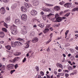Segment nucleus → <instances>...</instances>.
<instances>
[{"mask_svg":"<svg viewBox=\"0 0 78 78\" xmlns=\"http://www.w3.org/2000/svg\"><path fill=\"white\" fill-rule=\"evenodd\" d=\"M18 40L20 41H17L15 42H14V41L11 42V44L12 47H16L17 45L19 46L22 45H23L22 43H23V42H25V40H24L23 39L19 38Z\"/></svg>","mask_w":78,"mask_h":78,"instance_id":"f257e3e1","label":"nucleus"},{"mask_svg":"<svg viewBox=\"0 0 78 78\" xmlns=\"http://www.w3.org/2000/svg\"><path fill=\"white\" fill-rule=\"evenodd\" d=\"M11 30V32L12 34L15 35L17 33V26L13 24L10 27Z\"/></svg>","mask_w":78,"mask_h":78,"instance_id":"f03ea898","label":"nucleus"},{"mask_svg":"<svg viewBox=\"0 0 78 78\" xmlns=\"http://www.w3.org/2000/svg\"><path fill=\"white\" fill-rule=\"evenodd\" d=\"M31 3L34 6H37L39 5V2L38 0H32Z\"/></svg>","mask_w":78,"mask_h":78,"instance_id":"7ed1b4c3","label":"nucleus"},{"mask_svg":"<svg viewBox=\"0 0 78 78\" xmlns=\"http://www.w3.org/2000/svg\"><path fill=\"white\" fill-rule=\"evenodd\" d=\"M14 65L13 64H10L7 66V69L8 70H12L14 69Z\"/></svg>","mask_w":78,"mask_h":78,"instance_id":"20e7f679","label":"nucleus"},{"mask_svg":"<svg viewBox=\"0 0 78 78\" xmlns=\"http://www.w3.org/2000/svg\"><path fill=\"white\" fill-rule=\"evenodd\" d=\"M21 19L23 21H27L28 19V17L25 14H23L21 16Z\"/></svg>","mask_w":78,"mask_h":78,"instance_id":"39448f33","label":"nucleus"},{"mask_svg":"<svg viewBox=\"0 0 78 78\" xmlns=\"http://www.w3.org/2000/svg\"><path fill=\"white\" fill-rule=\"evenodd\" d=\"M23 29H22L21 31V32L23 34H26L27 33V31L26 30V27L24 26L23 27Z\"/></svg>","mask_w":78,"mask_h":78,"instance_id":"423d86ee","label":"nucleus"},{"mask_svg":"<svg viewBox=\"0 0 78 78\" xmlns=\"http://www.w3.org/2000/svg\"><path fill=\"white\" fill-rule=\"evenodd\" d=\"M0 12L2 14H5L6 12L5 9L3 7H2L0 9Z\"/></svg>","mask_w":78,"mask_h":78,"instance_id":"0eeeda50","label":"nucleus"},{"mask_svg":"<svg viewBox=\"0 0 78 78\" xmlns=\"http://www.w3.org/2000/svg\"><path fill=\"white\" fill-rule=\"evenodd\" d=\"M11 21V16H9L5 18V22L6 23H9Z\"/></svg>","mask_w":78,"mask_h":78,"instance_id":"6e6552de","label":"nucleus"},{"mask_svg":"<svg viewBox=\"0 0 78 78\" xmlns=\"http://www.w3.org/2000/svg\"><path fill=\"white\" fill-rule=\"evenodd\" d=\"M72 6V2L67 3L64 5V6L66 8H70Z\"/></svg>","mask_w":78,"mask_h":78,"instance_id":"1a4fd4ad","label":"nucleus"},{"mask_svg":"<svg viewBox=\"0 0 78 78\" xmlns=\"http://www.w3.org/2000/svg\"><path fill=\"white\" fill-rule=\"evenodd\" d=\"M21 10L23 12H27V9L24 7H22L21 8Z\"/></svg>","mask_w":78,"mask_h":78,"instance_id":"9d476101","label":"nucleus"},{"mask_svg":"<svg viewBox=\"0 0 78 78\" xmlns=\"http://www.w3.org/2000/svg\"><path fill=\"white\" fill-rule=\"evenodd\" d=\"M30 13L31 15H32V16H36L37 14V12L36 10H33Z\"/></svg>","mask_w":78,"mask_h":78,"instance_id":"9b49d317","label":"nucleus"},{"mask_svg":"<svg viewBox=\"0 0 78 78\" xmlns=\"http://www.w3.org/2000/svg\"><path fill=\"white\" fill-rule=\"evenodd\" d=\"M35 33H34V32H31L30 34V37L31 38H33V37H34L35 36Z\"/></svg>","mask_w":78,"mask_h":78,"instance_id":"f8f14e48","label":"nucleus"},{"mask_svg":"<svg viewBox=\"0 0 78 78\" xmlns=\"http://www.w3.org/2000/svg\"><path fill=\"white\" fill-rule=\"evenodd\" d=\"M38 39L37 37H34L33 39V40H32V43H36V42H37V41H38Z\"/></svg>","mask_w":78,"mask_h":78,"instance_id":"ddd939ff","label":"nucleus"},{"mask_svg":"<svg viewBox=\"0 0 78 78\" xmlns=\"http://www.w3.org/2000/svg\"><path fill=\"white\" fill-rule=\"evenodd\" d=\"M42 10H43L44 12H51V9H42Z\"/></svg>","mask_w":78,"mask_h":78,"instance_id":"4468645a","label":"nucleus"},{"mask_svg":"<svg viewBox=\"0 0 78 78\" xmlns=\"http://www.w3.org/2000/svg\"><path fill=\"white\" fill-rule=\"evenodd\" d=\"M50 36V39L46 43V44H48L50 43V42L51 41V38L53 37V34L51 33Z\"/></svg>","mask_w":78,"mask_h":78,"instance_id":"2eb2a0df","label":"nucleus"},{"mask_svg":"<svg viewBox=\"0 0 78 78\" xmlns=\"http://www.w3.org/2000/svg\"><path fill=\"white\" fill-rule=\"evenodd\" d=\"M15 23L16 25H19L20 23V21L19 19H16L15 20Z\"/></svg>","mask_w":78,"mask_h":78,"instance_id":"dca6fc26","label":"nucleus"},{"mask_svg":"<svg viewBox=\"0 0 78 78\" xmlns=\"http://www.w3.org/2000/svg\"><path fill=\"white\" fill-rule=\"evenodd\" d=\"M30 41H28L27 42V44H26V45L25 47V48H28V47H30V45H29V44H30Z\"/></svg>","mask_w":78,"mask_h":78,"instance_id":"f3484780","label":"nucleus"},{"mask_svg":"<svg viewBox=\"0 0 78 78\" xmlns=\"http://www.w3.org/2000/svg\"><path fill=\"white\" fill-rule=\"evenodd\" d=\"M56 20L58 22H60L62 21V17H59L56 19Z\"/></svg>","mask_w":78,"mask_h":78,"instance_id":"a211bd4d","label":"nucleus"},{"mask_svg":"<svg viewBox=\"0 0 78 78\" xmlns=\"http://www.w3.org/2000/svg\"><path fill=\"white\" fill-rule=\"evenodd\" d=\"M5 36V34L3 32H0V37L1 38H3Z\"/></svg>","mask_w":78,"mask_h":78,"instance_id":"6ab92c4d","label":"nucleus"},{"mask_svg":"<svg viewBox=\"0 0 78 78\" xmlns=\"http://www.w3.org/2000/svg\"><path fill=\"white\" fill-rule=\"evenodd\" d=\"M54 8L56 11H59L60 9V7L59 6H56L54 7Z\"/></svg>","mask_w":78,"mask_h":78,"instance_id":"aec40b11","label":"nucleus"},{"mask_svg":"<svg viewBox=\"0 0 78 78\" xmlns=\"http://www.w3.org/2000/svg\"><path fill=\"white\" fill-rule=\"evenodd\" d=\"M6 68V66H3L1 68H0V70L3 71L5 69V68Z\"/></svg>","mask_w":78,"mask_h":78,"instance_id":"412c9836","label":"nucleus"},{"mask_svg":"<svg viewBox=\"0 0 78 78\" xmlns=\"http://www.w3.org/2000/svg\"><path fill=\"white\" fill-rule=\"evenodd\" d=\"M51 15H53V14L51 13H50L49 15L46 16H44V20H45V18L46 17H47L48 18H49V17H50L51 16Z\"/></svg>","mask_w":78,"mask_h":78,"instance_id":"4be33fe9","label":"nucleus"},{"mask_svg":"<svg viewBox=\"0 0 78 78\" xmlns=\"http://www.w3.org/2000/svg\"><path fill=\"white\" fill-rule=\"evenodd\" d=\"M6 48L8 50H11V46L10 45H7L6 47Z\"/></svg>","mask_w":78,"mask_h":78,"instance_id":"5701e85b","label":"nucleus"},{"mask_svg":"<svg viewBox=\"0 0 78 78\" xmlns=\"http://www.w3.org/2000/svg\"><path fill=\"white\" fill-rule=\"evenodd\" d=\"M38 26L41 28H44V24L43 23L40 24L38 25Z\"/></svg>","mask_w":78,"mask_h":78,"instance_id":"b1692460","label":"nucleus"},{"mask_svg":"<svg viewBox=\"0 0 78 78\" xmlns=\"http://www.w3.org/2000/svg\"><path fill=\"white\" fill-rule=\"evenodd\" d=\"M49 31V29L45 28V29L43 31L44 33H46L47 32H48Z\"/></svg>","mask_w":78,"mask_h":78,"instance_id":"393cba45","label":"nucleus"},{"mask_svg":"<svg viewBox=\"0 0 78 78\" xmlns=\"http://www.w3.org/2000/svg\"><path fill=\"white\" fill-rule=\"evenodd\" d=\"M45 5L46 6H49V7H50L51 6H53V5H51V4H49L48 3H47V4L45 3Z\"/></svg>","mask_w":78,"mask_h":78,"instance_id":"a878e982","label":"nucleus"},{"mask_svg":"<svg viewBox=\"0 0 78 78\" xmlns=\"http://www.w3.org/2000/svg\"><path fill=\"white\" fill-rule=\"evenodd\" d=\"M31 6V5L29 4H27L26 3V7L27 8H29Z\"/></svg>","mask_w":78,"mask_h":78,"instance_id":"bb28decb","label":"nucleus"},{"mask_svg":"<svg viewBox=\"0 0 78 78\" xmlns=\"http://www.w3.org/2000/svg\"><path fill=\"white\" fill-rule=\"evenodd\" d=\"M78 8H76L73 9L72 10V11L73 12H75L76 11H78Z\"/></svg>","mask_w":78,"mask_h":78,"instance_id":"cd10ccee","label":"nucleus"},{"mask_svg":"<svg viewBox=\"0 0 78 78\" xmlns=\"http://www.w3.org/2000/svg\"><path fill=\"white\" fill-rule=\"evenodd\" d=\"M19 57H15L13 60V62H16V60H17V59H19Z\"/></svg>","mask_w":78,"mask_h":78,"instance_id":"c85d7f7f","label":"nucleus"},{"mask_svg":"<svg viewBox=\"0 0 78 78\" xmlns=\"http://www.w3.org/2000/svg\"><path fill=\"white\" fill-rule=\"evenodd\" d=\"M21 54V53L20 52H16V53L15 54V56H19Z\"/></svg>","mask_w":78,"mask_h":78,"instance_id":"c756f323","label":"nucleus"},{"mask_svg":"<svg viewBox=\"0 0 78 78\" xmlns=\"http://www.w3.org/2000/svg\"><path fill=\"white\" fill-rule=\"evenodd\" d=\"M17 4L15 3L13 4L12 6L13 7V8H16V7L17 6Z\"/></svg>","mask_w":78,"mask_h":78,"instance_id":"7c9ffc66","label":"nucleus"},{"mask_svg":"<svg viewBox=\"0 0 78 78\" xmlns=\"http://www.w3.org/2000/svg\"><path fill=\"white\" fill-rule=\"evenodd\" d=\"M35 69H37V72H39V67L37 66H36L35 67Z\"/></svg>","mask_w":78,"mask_h":78,"instance_id":"2f4dec72","label":"nucleus"},{"mask_svg":"<svg viewBox=\"0 0 78 78\" xmlns=\"http://www.w3.org/2000/svg\"><path fill=\"white\" fill-rule=\"evenodd\" d=\"M2 30L3 31H4V32H5V33H6V32H7V30H6L5 28H2Z\"/></svg>","mask_w":78,"mask_h":78,"instance_id":"473e14b6","label":"nucleus"},{"mask_svg":"<svg viewBox=\"0 0 78 78\" xmlns=\"http://www.w3.org/2000/svg\"><path fill=\"white\" fill-rule=\"evenodd\" d=\"M15 71H16V70H11L10 72L11 75H12V73H14Z\"/></svg>","mask_w":78,"mask_h":78,"instance_id":"72a5a7b5","label":"nucleus"},{"mask_svg":"<svg viewBox=\"0 0 78 78\" xmlns=\"http://www.w3.org/2000/svg\"><path fill=\"white\" fill-rule=\"evenodd\" d=\"M59 17V15H58V14H56L55 15V17L56 19H57V18H58Z\"/></svg>","mask_w":78,"mask_h":78,"instance_id":"f704fd0d","label":"nucleus"},{"mask_svg":"<svg viewBox=\"0 0 78 78\" xmlns=\"http://www.w3.org/2000/svg\"><path fill=\"white\" fill-rule=\"evenodd\" d=\"M70 14V13H68L67 14H66L65 15V17H68V16H69Z\"/></svg>","mask_w":78,"mask_h":78,"instance_id":"c9c22d12","label":"nucleus"},{"mask_svg":"<svg viewBox=\"0 0 78 78\" xmlns=\"http://www.w3.org/2000/svg\"><path fill=\"white\" fill-rule=\"evenodd\" d=\"M19 67V66L18 65V64H16L15 65V69H16L17 68V67Z\"/></svg>","mask_w":78,"mask_h":78,"instance_id":"e433bc0d","label":"nucleus"},{"mask_svg":"<svg viewBox=\"0 0 78 78\" xmlns=\"http://www.w3.org/2000/svg\"><path fill=\"white\" fill-rule=\"evenodd\" d=\"M4 3H8L9 0H2Z\"/></svg>","mask_w":78,"mask_h":78,"instance_id":"4c0bfd02","label":"nucleus"},{"mask_svg":"<svg viewBox=\"0 0 78 78\" xmlns=\"http://www.w3.org/2000/svg\"><path fill=\"white\" fill-rule=\"evenodd\" d=\"M60 25H61V24L60 23H58V24H56L55 26L57 27H59V26H60Z\"/></svg>","mask_w":78,"mask_h":78,"instance_id":"58836bf2","label":"nucleus"},{"mask_svg":"<svg viewBox=\"0 0 78 78\" xmlns=\"http://www.w3.org/2000/svg\"><path fill=\"white\" fill-rule=\"evenodd\" d=\"M47 51H48V52H50V48L49 47H48V49H46Z\"/></svg>","mask_w":78,"mask_h":78,"instance_id":"ea45409f","label":"nucleus"},{"mask_svg":"<svg viewBox=\"0 0 78 78\" xmlns=\"http://www.w3.org/2000/svg\"><path fill=\"white\" fill-rule=\"evenodd\" d=\"M70 51L71 52V53H73V52H74V50H73V49H70Z\"/></svg>","mask_w":78,"mask_h":78,"instance_id":"a19ab883","label":"nucleus"},{"mask_svg":"<svg viewBox=\"0 0 78 78\" xmlns=\"http://www.w3.org/2000/svg\"><path fill=\"white\" fill-rule=\"evenodd\" d=\"M69 33V30H67L66 32H65V36H67V34Z\"/></svg>","mask_w":78,"mask_h":78,"instance_id":"79ce46f5","label":"nucleus"},{"mask_svg":"<svg viewBox=\"0 0 78 78\" xmlns=\"http://www.w3.org/2000/svg\"><path fill=\"white\" fill-rule=\"evenodd\" d=\"M59 4L60 5H64V2H60Z\"/></svg>","mask_w":78,"mask_h":78,"instance_id":"37998d69","label":"nucleus"},{"mask_svg":"<svg viewBox=\"0 0 78 78\" xmlns=\"http://www.w3.org/2000/svg\"><path fill=\"white\" fill-rule=\"evenodd\" d=\"M73 73L74 74L76 75V73H77V71H76V70H74L73 71Z\"/></svg>","mask_w":78,"mask_h":78,"instance_id":"c03bdc74","label":"nucleus"},{"mask_svg":"<svg viewBox=\"0 0 78 78\" xmlns=\"http://www.w3.org/2000/svg\"><path fill=\"white\" fill-rule=\"evenodd\" d=\"M72 68L71 67H70V66H68V69H69V70H72Z\"/></svg>","mask_w":78,"mask_h":78,"instance_id":"a18cd8bd","label":"nucleus"},{"mask_svg":"<svg viewBox=\"0 0 78 78\" xmlns=\"http://www.w3.org/2000/svg\"><path fill=\"white\" fill-rule=\"evenodd\" d=\"M25 61H26V58L25 57L23 60V62H25Z\"/></svg>","mask_w":78,"mask_h":78,"instance_id":"49530a36","label":"nucleus"},{"mask_svg":"<svg viewBox=\"0 0 78 78\" xmlns=\"http://www.w3.org/2000/svg\"><path fill=\"white\" fill-rule=\"evenodd\" d=\"M41 74L42 75H44V73L42 71H41Z\"/></svg>","mask_w":78,"mask_h":78,"instance_id":"de8ad7c7","label":"nucleus"},{"mask_svg":"<svg viewBox=\"0 0 78 78\" xmlns=\"http://www.w3.org/2000/svg\"><path fill=\"white\" fill-rule=\"evenodd\" d=\"M69 76V75L68 74H65V76L66 77H68Z\"/></svg>","mask_w":78,"mask_h":78,"instance_id":"09e8293b","label":"nucleus"},{"mask_svg":"<svg viewBox=\"0 0 78 78\" xmlns=\"http://www.w3.org/2000/svg\"><path fill=\"white\" fill-rule=\"evenodd\" d=\"M49 27H50V26L49 25H48L46 26V28H48V29Z\"/></svg>","mask_w":78,"mask_h":78,"instance_id":"8fccbe9b","label":"nucleus"},{"mask_svg":"<svg viewBox=\"0 0 78 78\" xmlns=\"http://www.w3.org/2000/svg\"><path fill=\"white\" fill-rule=\"evenodd\" d=\"M64 13V12L63 11H62L60 13H59V15H62V14Z\"/></svg>","mask_w":78,"mask_h":78,"instance_id":"3c124183","label":"nucleus"},{"mask_svg":"<svg viewBox=\"0 0 78 78\" xmlns=\"http://www.w3.org/2000/svg\"><path fill=\"white\" fill-rule=\"evenodd\" d=\"M41 15H44V13L43 11H42L41 12Z\"/></svg>","mask_w":78,"mask_h":78,"instance_id":"603ef678","label":"nucleus"},{"mask_svg":"<svg viewBox=\"0 0 78 78\" xmlns=\"http://www.w3.org/2000/svg\"><path fill=\"white\" fill-rule=\"evenodd\" d=\"M46 76H47V78H50V76L47 75V74H46Z\"/></svg>","mask_w":78,"mask_h":78,"instance_id":"864d4df0","label":"nucleus"},{"mask_svg":"<svg viewBox=\"0 0 78 78\" xmlns=\"http://www.w3.org/2000/svg\"><path fill=\"white\" fill-rule=\"evenodd\" d=\"M59 66L60 67V68H62V66L61 64H59Z\"/></svg>","mask_w":78,"mask_h":78,"instance_id":"5fc2aeb1","label":"nucleus"},{"mask_svg":"<svg viewBox=\"0 0 78 78\" xmlns=\"http://www.w3.org/2000/svg\"><path fill=\"white\" fill-rule=\"evenodd\" d=\"M4 26H5V27H7V25L6 24V23H5L4 24Z\"/></svg>","mask_w":78,"mask_h":78,"instance_id":"6e6d98bb","label":"nucleus"},{"mask_svg":"<svg viewBox=\"0 0 78 78\" xmlns=\"http://www.w3.org/2000/svg\"><path fill=\"white\" fill-rule=\"evenodd\" d=\"M62 61L63 62H64L65 61V58H63V60H62Z\"/></svg>","mask_w":78,"mask_h":78,"instance_id":"4d7b16f0","label":"nucleus"},{"mask_svg":"<svg viewBox=\"0 0 78 78\" xmlns=\"http://www.w3.org/2000/svg\"><path fill=\"white\" fill-rule=\"evenodd\" d=\"M49 29L50 30H51V31H53V28L52 27L50 28Z\"/></svg>","mask_w":78,"mask_h":78,"instance_id":"13d9d810","label":"nucleus"},{"mask_svg":"<svg viewBox=\"0 0 78 78\" xmlns=\"http://www.w3.org/2000/svg\"><path fill=\"white\" fill-rule=\"evenodd\" d=\"M63 56H64V58H66V54H63Z\"/></svg>","mask_w":78,"mask_h":78,"instance_id":"bf43d9fd","label":"nucleus"},{"mask_svg":"<svg viewBox=\"0 0 78 78\" xmlns=\"http://www.w3.org/2000/svg\"><path fill=\"white\" fill-rule=\"evenodd\" d=\"M74 75V73H72L69 74L70 76H71L72 75Z\"/></svg>","mask_w":78,"mask_h":78,"instance_id":"052dcab7","label":"nucleus"},{"mask_svg":"<svg viewBox=\"0 0 78 78\" xmlns=\"http://www.w3.org/2000/svg\"><path fill=\"white\" fill-rule=\"evenodd\" d=\"M54 74H55V75H57V72L56 71H54Z\"/></svg>","mask_w":78,"mask_h":78,"instance_id":"680f3d73","label":"nucleus"},{"mask_svg":"<svg viewBox=\"0 0 78 78\" xmlns=\"http://www.w3.org/2000/svg\"><path fill=\"white\" fill-rule=\"evenodd\" d=\"M42 34V32H41L39 34V36H41Z\"/></svg>","mask_w":78,"mask_h":78,"instance_id":"e2e57ef3","label":"nucleus"},{"mask_svg":"<svg viewBox=\"0 0 78 78\" xmlns=\"http://www.w3.org/2000/svg\"><path fill=\"white\" fill-rule=\"evenodd\" d=\"M2 59H3V61H5V60H6V59L5 58H3Z\"/></svg>","mask_w":78,"mask_h":78,"instance_id":"0e129e2a","label":"nucleus"},{"mask_svg":"<svg viewBox=\"0 0 78 78\" xmlns=\"http://www.w3.org/2000/svg\"><path fill=\"white\" fill-rule=\"evenodd\" d=\"M64 75V73H61V76H63V75Z\"/></svg>","mask_w":78,"mask_h":78,"instance_id":"69168bd1","label":"nucleus"},{"mask_svg":"<svg viewBox=\"0 0 78 78\" xmlns=\"http://www.w3.org/2000/svg\"><path fill=\"white\" fill-rule=\"evenodd\" d=\"M75 4L76 5H78V2H74Z\"/></svg>","mask_w":78,"mask_h":78,"instance_id":"338daca9","label":"nucleus"},{"mask_svg":"<svg viewBox=\"0 0 78 78\" xmlns=\"http://www.w3.org/2000/svg\"><path fill=\"white\" fill-rule=\"evenodd\" d=\"M75 58H78V55H77L75 56Z\"/></svg>","mask_w":78,"mask_h":78,"instance_id":"774afa93","label":"nucleus"}]
</instances>
